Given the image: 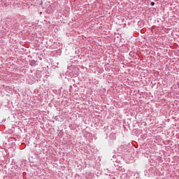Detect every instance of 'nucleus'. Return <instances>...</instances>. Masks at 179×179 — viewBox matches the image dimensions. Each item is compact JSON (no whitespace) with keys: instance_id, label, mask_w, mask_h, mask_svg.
I'll return each instance as SVG.
<instances>
[{"instance_id":"f257e3e1","label":"nucleus","mask_w":179,"mask_h":179,"mask_svg":"<svg viewBox=\"0 0 179 179\" xmlns=\"http://www.w3.org/2000/svg\"><path fill=\"white\" fill-rule=\"evenodd\" d=\"M151 6H155V2H151Z\"/></svg>"},{"instance_id":"f03ea898","label":"nucleus","mask_w":179,"mask_h":179,"mask_svg":"<svg viewBox=\"0 0 179 179\" xmlns=\"http://www.w3.org/2000/svg\"><path fill=\"white\" fill-rule=\"evenodd\" d=\"M178 87H179V83H178Z\"/></svg>"}]
</instances>
